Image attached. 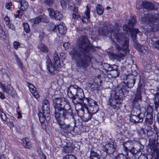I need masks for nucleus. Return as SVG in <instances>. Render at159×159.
Segmentation results:
<instances>
[{
	"instance_id": "obj_11",
	"label": "nucleus",
	"mask_w": 159,
	"mask_h": 159,
	"mask_svg": "<svg viewBox=\"0 0 159 159\" xmlns=\"http://www.w3.org/2000/svg\"><path fill=\"white\" fill-rule=\"evenodd\" d=\"M57 122L60 126V127L62 129V131L66 133L70 132L71 131L72 127L69 124H66L63 122L61 120L64 119L62 116L56 117Z\"/></svg>"
},
{
	"instance_id": "obj_7",
	"label": "nucleus",
	"mask_w": 159,
	"mask_h": 159,
	"mask_svg": "<svg viewBox=\"0 0 159 159\" xmlns=\"http://www.w3.org/2000/svg\"><path fill=\"white\" fill-rule=\"evenodd\" d=\"M83 102L86 101L88 103V107H84L81 108L80 110V111L84 112L85 109L86 111H89L92 114H94L97 113L99 109V107L96 101L92 100L88 98H85L83 100Z\"/></svg>"
},
{
	"instance_id": "obj_25",
	"label": "nucleus",
	"mask_w": 159,
	"mask_h": 159,
	"mask_svg": "<svg viewBox=\"0 0 159 159\" xmlns=\"http://www.w3.org/2000/svg\"><path fill=\"white\" fill-rule=\"evenodd\" d=\"M87 113H84L83 117V120L84 121L87 122L90 120L92 118L93 114L89 111H86Z\"/></svg>"
},
{
	"instance_id": "obj_30",
	"label": "nucleus",
	"mask_w": 159,
	"mask_h": 159,
	"mask_svg": "<svg viewBox=\"0 0 159 159\" xmlns=\"http://www.w3.org/2000/svg\"><path fill=\"white\" fill-rule=\"evenodd\" d=\"M3 90L4 92H6L7 94L11 95L14 91V89L10 85L7 86L6 87H3Z\"/></svg>"
},
{
	"instance_id": "obj_63",
	"label": "nucleus",
	"mask_w": 159,
	"mask_h": 159,
	"mask_svg": "<svg viewBox=\"0 0 159 159\" xmlns=\"http://www.w3.org/2000/svg\"><path fill=\"white\" fill-rule=\"evenodd\" d=\"M0 98L1 99H3L5 98L4 95L2 93H0Z\"/></svg>"
},
{
	"instance_id": "obj_9",
	"label": "nucleus",
	"mask_w": 159,
	"mask_h": 159,
	"mask_svg": "<svg viewBox=\"0 0 159 159\" xmlns=\"http://www.w3.org/2000/svg\"><path fill=\"white\" fill-rule=\"evenodd\" d=\"M110 105L115 110H117L121 107V102L119 96L111 95L109 99Z\"/></svg>"
},
{
	"instance_id": "obj_61",
	"label": "nucleus",
	"mask_w": 159,
	"mask_h": 159,
	"mask_svg": "<svg viewBox=\"0 0 159 159\" xmlns=\"http://www.w3.org/2000/svg\"><path fill=\"white\" fill-rule=\"evenodd\" d=\"M140 159H148V157L145 155H143L140 156Z\"/></svg>"
},
{
	"instance_id": "obj_12",
	"label": "nucleus",
	"mask_w": 159,
	"mask_h": 159,
	"mask_svg": "<svg viewBox=\"0 0 159 159\" xmlns=\"http://www.w3.org/2000/svg\"><path fill=\"white\" fill-rule=\"evenodd\" d=\"M103 150L108 154L113 153L116 151V146L113 142H110L102 147Z\"/></svg>"
},
{
	"instance_id": "obj_5",
	"label": "nucleus",
	"mask_w": 159,
	"mask_h": 159,
	"mask_svg": "<svg viewBox=\"0 0 159 159\" xmlns=\"http://www.w3.org/2000/svg\"><path fill=\"white\" fill-rule=\"evenodd\" d=\"M67 95L75 104L80 103L85 98L82 89L76 85H71L67 90Z\"/></svg>"
},
{
	"instance_id": "obj_16",
	"label": "nucleus",
	"mask_w": 159,
	"mask_h": 159,
	"mask_svg": "<svg viewBox=\"0 0 159 159\" xmlns=\"http://www.w3.org/2000/svg\"><path fill=\"white\" fill-rule=\"evenodd\" d=\"M135 77L132 75H130L127 77L126 84L127 88H132L135 83Z\"/></svg>"
},
{
	"instance_id": "obj_54",
	"label": "nucleus",
	"mask_w": 159,
	"mask_h": 159,
	"mask_svg": "<svg viewBox=\"0 0 159 159\" xmlns=\"http://www.w3.org/2000/svg\"><path fill=\"white\" fill-rule=\"evenodd\" d=\"M12 5L11 2H7L6 3L5 6L6 7V8L8 9H10V7Z\"/></svg>"
},
{
	"instance_id": "obj_34",
	"label": "nucleus",
	"mask_w": 159,
	"mask_h": 159,
	"mask_svg": "<svg viewBox=\"0 0 159 159\" xmlns=\"http://www.w3.org/2000/svg\"><path fill=\"white\" fill-rule=\"evenodd\" d=\"M153 116L146 115L145 121L146 124L151 125L153 123Z\"/></svg>"
},
{
	"instance_id": "obj_60",
	"label": "nucleus",
	"mask_w": 159,
	"mask_h": 159,
	"mask_svg": "<svg viewBox=\"0 0 159 159\" xmlns=\"http://www.w3.org/2000/svg\"><path fill=\"white\" fill-rule=\"evenodd\" d=\"M153 126L154 131L155 132L156 134H157V133L159 132V131H158V130L157 129V128L156 127V126L155 125V124H154Z\"/></svg>"
},
{
	"instance_id": "obj_35",
	"label": "nucleus",
	"mask_w": 159,
	"mask_h": 159,
	"mask_svg": "<svg viewBox=\"0 0 159 159\" xmlns=\"http://www.w3.org/2000/svg\"><path fill=\"white\" fill-rule=\"evenodd\" d=\"M142 100V96L141 93L139 92H137L135 94V97L134 99V104L136 102H140Z\"/></svg>"
},
{
	"instance_id": "obj_37",
	"label": "nucleus",
	"mask_w": 159,
	"mask_h": 159,
	"mask_svg": "<svg viewBox=\"0 0 159 159\" xmlns=\"http://www.w3.org/2000/svg\"><path fill=\"white\" fill-rule=\"evenodd\" d=\"M89 86L93 91L98 90L99 88V86L98 83L96 82H93L89 84Z\"/></svg>"
},
{
	"instance_id": "obj_57",
	"label": "nucleus",
	"mask_w": 159,
	"mask_h": 159,
	"mask_svg": "<svg viewBox=\"0 0 159 159\" xmlns=\"http://www.w3.org/2000/svg\"><path fill=\"white\" fill-rule=\"evenodd\" d=\"M27 85L29 87L30 90L33 89H34V86L32 84L30 83H27Z\"/></svg>"
},
{
	"instance_id": "obj_15",
	"label": "nucleus",
	"mask_w": 159,
	"mask_h": 159,
	"mask_svg": "<svg viewBox=\"0 0 159 159\" xmlns=\"http://www.w3.org/2000/svg\"><path fill=\"white\" fill-rule=\"evenodd\" d=\"M139 116H138L130 114L129 116L130 121L132 123H135L142 122L145 115L141 114Z\"/></svg>"
},
{
	"instance_id": "obj_52",
	"label": "nucleus",
	"mask_w": 159,
	"mask_h": 159,
	"mask_svg": "<svg viewBox=\"0 0 159 159\" xmlns=\"http://www.w3.org/2000/svg\"><path fill=\"white\" fill-rule=\"evenodd\" d=\"M14 47L16 49H17L18 46L20 45V43L17 41H15L13 43Z\"/></svg>"
},
{
	"instance_id": "obj_36",
	"label": "nucleus",
	"mask_w": 159,
	"mask_h": 159,
	"mask_svg": "<svg viewBox=\"0 0 159 159\" xmlns=\"http://www.w3.org/2000/svg\"><path fill=\"white\" fill-rule=\"evenodd\" d=\"M38 47L42 52H48V49L47 47L42 43H40L38 45Z\"/></svg>"
},
{
	"instance_id": "obj_38",
	"label": "nucleus",
	"mask_w": 159,
	"mask_h": 159,
	"mask_svg": "<svg viewBox=\"0 0 159 159\" xmlns=\"http://www.w3.org/2000/svg\"><path fill=\"white\" fill-rule=\"evenodd\" d=\"M68 2L69 0H61V5L63 9L66 8Z\"/></svg>"
},
{
	"instance_id": "obj_26",
	"label": "nucleus",
	"mask_w": 159,
	"mask_h": 159,
	"mask_svg": "<svg viewBox=\"0 0 159 159\" xmlns=\"http://www.w3.org/2000/svg\"><path fill=\"white\" fill-rule=\"evenodd\" d=\"M23 145L25 148H30L31 147V144L28 139L25 138L22 139Z\"/></svg>"
},
{
	"instance_id": "obj_10",
	"label": "nucleus",
	"mask_w": 159,
	"mask_h": 159,
	"mask_svg": "<svg viewBox=\"0 0 159 159\" xmlns=\"http://www.w3.org/2000/svg\"><path fill=\"white\" fill-rule=\"evenodd\" d=\"M155 136L152 140H150L148 146L151 149V153L152 157H154L155 158L159 159V150L156 148L155 143Z\"/></svg>"
},
{
	"instance_id": "obj_27",
	"label": "nucleus",
	"mask_w": 159,
	"mask_h": 159,
	"mask_svg": "<svg viewBox=\"0 0 159 159\" xmlns=\"http://www.w3.org/2000/svg\"><path fill=\"white\" fill-rule=\"evenodd\" d=\"M104 69L108 71H111L113 70H116L117 69V65L114 64L110 65L107 63H105L104 66Z\"/></svg>"
},
{
	"instance_id": "obj_14",
	"label": "nucleus",
	"mask_w": 159,
	"mask_h": 159,
	"mask_svg": "<svg viewBox=\"0 0 159 159\" xmlns=\"http://www.w3.org/2000/svg\"><path fill=\"white\" fill-rule=\"evenodd\" d=\"M48 11L49 15L51 18H54L56 20H60L63 17L62 14L58 11H54L52 8L48 9Z\"/></svg>"
},
{
	"instance_id": "obj_17",
	"label": "nucleus",
	"mask_w": 159,
	"mask_h": 159,
	"mask_svg": "<svg viewBox=\"0 0 159 159\" xmlns=\"http://www.w3.org/2000/svg\"><path fill=\"white\" fill-rule=\"evenodd\" d=\"M31 20L34 24H38L42 21L44 22H47L48 21L47 18L44 15L36 17L31 19Z\"/></svg>"
},
{
	"instance_id": "obj_20",
	"label": "nucleus",
	"mask_w": 159,
	"mask_h": 159,
	"mask_svg": "<svg viewBox=\"0 0 159 159\" xmlns=\"http://www.w3.org/2000/svg\"><path fill=\"white\" fill-rule=\"evenodd\" d=\"M110 74H108L107 76L109 78H115L119 75L120 70H118V66H117V69L113 70Z\"/></svg>"
},
{
	"instance_id": "obj_31",
	"label": "nucleus",
	"mask_w": 159,
	"mask_h": 159,
	"mask_svg": "<svg viewBox=\"0 0 159 159\" xmlns=\"http://www.w3.org/2000/svg\"><path fill=\"white\" fill-rule=\"evenodd\" d=\"M141 109L139 108L138 109L136 108H134L131 114L135 115L136 116H140V115L141 114H143L145 115L144 112H142L141 111Z\"/></svg>"
},
{
	"instance_id": "obj_39",
	"label": "nucleus",
	"mask_w": 159,
	"mask_h": 159,
	"mask_svg": "<svg viewBox=\"0 0 159 159\" xmlns=\"http://www.w3.org/2000/svg\"><path fill=\"white\" fill-rule=\"evenodd\" d=\"M153 109L152 106H148L147 107L146 115H150L153 116L152 115Z\"/></svg>"
},
{
	"instance_id": "obj_64",
	"label": "nucleus",
	"mask_w": 159,
	"mask_h": 159,
	"mask_svg": "<svg viewBox=\"0 0 159 159\" xmlns=\"http://www.w3.org/2000/svg\"><path fill=\"white\" fill-rule=\"evenodd\" d=\"M30 92L32 93H33L34 92H35L36 91V88L34 87V89H32L30 90Z\"/></svg>"
},
{
	"instance_id": "obj_62",
	"label": "nucleus",
	"mask_w": 159,
	"mask_h": 159,
	"mask_svg": "<svg viewBox=\"0 0 159 159\" xmlns=\"http://www.w3.org/2000/svg\"><path fill=\"white\" fill-rule=\"evenodd\" d=\"M78 8L77 7H75L73 10L74 13H78Z\"/></svg>"
},
{
	"instance_id": "obj_48",
	"label": "nucleus",
	"mask_w": 159,
	"mask_h": 159,
	"mask_svg": "<svg viewBox=\"0 0 159 159\" xmlns=\"http://www.w3.org/2000/svg\"><path fill=\"white\" fill-rule=\"evenodd\" d=\"M63 159H76L74 156L71 154H68L63 157Z\"/></svg>"
},
{
	"instance_id": "obj_33",
	"label": "nucleus",
	"mask_w": 159,
	"mask_h": 159,
	"mask_svg": "<svg viewBox=\"0 0 159 159\" xmlns=\"http://www.w3.org/2000/svg\"><path fill=\"white\" fill-rule=\"evenodd\" d=\"M96 10L97 13L99 15H101L104 12V8L101 5L98 4L96 6Z\"/></svg>"
},
{
	"instance_id": "obj_1",
	"label": "nucleus",
	"mask_w": 159,
	"mask_h": 159,
	"mask_svg": "<svg viewBox=\"0 0 159 159\" xmlns=\"http://www.w3.org/2000/svg\"><path fill=\"white\" fill-rule=\"evenodd\" d=\"M77 45L78 49L73 48L69 52V54L72 59L75 61L77 67L86 68L90 65L92 57L90 50H94V47L84 35L79 38Z\"/></svg>"
},
{
	"instance_id": "obj_6",
	"label": "nucleus",
	"mask_w": 159,
	"mask_h": 159,
	"mask_svg": "<svg viewBox=\"0 0 159 159\" xmlns=\"http://www.w3.org/2000/svg\"><path fill=\"white\" fill-rule=\"evenodd\" d=\"M141 21L143 23L151 24V31L155 32L159 29V14H145L143 17H141Z\"/></svg>"
},
{
	"instance_id": "obj_8",
	"label": "nucleus",
	"mask_w": 159,
	"mask_h": 159,
	"mask_svg": "<svg viewBox=\"0 0 159 159\" xmlns=\"http://www.w3.org/2000/svg\"><path fill=\"white\" fill-rule=\"evenodd\" d=\"M50 105H43L42 112H39L38 113L39 120L42 126L44 125V122L45 120L48 121L50 119Z\"/></svg>"
},
{
	"instance_id": "obj_13",
	"label": "nucleus",
	"mask_w": 159,
	"mask_h": 159,
	"mask_svg": "<svg viewBox=\"0 0 159 159\" xmlns=\"http://www.w3.org/2000/svg\"><path fill=\"white\" fill-rule=\"evenodd\" d=\"M124 149L127 152L129 151L132 154H135L137 152V151L134 147V143L132 141H127L123 144Z\"/></svg>"
},
{
	"instance_id": "obj_56",
	"label": "nucleus",
	"mask_w": 159,
	"mask_h": 159,
	"mask_svg": "<svg viewBox=\"0 0 159 159\" xmlns=\"http://www.w3.org/2000/svg\"><path fill=\"white\" fill-rule=\"evenodd\" d=\"M32 93L34 97L38 99V98H39V95L38 94V93L36 91L34 92L33 93Z\"/></svg>"
},
{
	"instance_id": "obj_2",
	"label": "nucleus",
	"mask_w": 159,
	"mask_h": 159,
	"mask_svg": "<svg viewBox=\"0 0 159 159\" xmlns=\"http://www.w3.org/2000/svg\"><path fill=\"white\" fill-rule=\"evenodd\" d=\"M98 31L99 35H107L110 32L111 33V35L113 36L115 39L116 42L114 43L115 47L119 53L112 54L113 58L114 59L120 61L121 59L125 57L124 54L119 53L120 51L126 53L129 52V38L123 34L119 33L117 29H116L111 24H109L108 26L104 25L99 29Z\"/></svg>"
},
{
	"instance_id": "obj_29",
	"label": "nucleus",
	"mask_w": 159,
	"mask_h": 159,
	"mask_svg": "<svg viewBox=\"0 0 159 159\" xmlns=\"http://www.w3.org/2000/svg\"><path fill=\"white\" fill-rule=\"evenodd\" d=\"M61 35L65 34L66 32V28L62 25H58V31Z\"/></svg>"
},
{
	"instance_id": "obj_45",
	"label": "nucleus",
	"mask_w": 159,
	"mask_h": 159,
	"mask_svg": "<svg viewBox=\"0 0 159 159\" xmlns=\"http://www.w3.org/2000/svg\"><path fill=\"white\" fill-rule=\"evenodd\" d=\"M0 116L2 119L3 120L6 121L7 119V116L5 113L1 110V109H0Z\"/></svg>"
},
{
	"instance_id": "obj_24",
	"label": "nucleus",
	"mask_w": 159,
	"mask_h": 159,
	"mask_svg": "<svg viewBox=\"0 0 159 159\" xmlns=\"http://www.w3.org/2000/svg\"><path fill=\"white\" fill-rule=\"evenodd\" d=\"M153 102L155 108L157 110L159 107V92L155 94Z\"/></svg>"
},
{
	"instance_id": "obj_22",
	"label": "nucleus",
	"mask_w": 159,
	"mask_h": 159,
	"mask_svg": "<svg viewBox=\"0 0 159 159\" xmlns=\"http://www.w3.org/2000/svg\"><path fill=\"white\" fill-rule=\"evenodd\" d=\"M46 63L47 69L49 72L51 73H53L55 69V68L51 61L50 60H48Z\"/></svg>"
},
{
	"instance_id": "obj_55",
	"label": "nucleus",
	"mask_w": 159,
	"mask_h": 159,
	"mask_svg": "<svg viewBox=\"0 0 159 159\" xmlns=\"http://www.w3.org/2000/svg\"><path fill=\"white\" fill-rule=\"evenodd\" d=\"M63 46L65 49H67L70 46V44L68 42H65L63 44Z\"/></svg>"
},
{
	"instance_id": "obj_3",
	"label": "nucleus",
	"mask_w": 159,
	"mask_h": 159,
	"mask_svg": "<svg viewBox=\"0 0 159 159\" xmlns=\"http://www.w3.org/2000/svg\"><path fill=\"white\" fill-rule=\"evenodd\" d=\"M53 105L55 109V118L62 116L64 119H68L73 117L70 103L66 99L56 98L53 100Z\"/></svg>"
},
{
	"instance_id": "obj_49",
	"label": "nucleus",
	"mask_w": 159,
	"mask_h": 159,
	"mask_svg": "<svg viewBox=\"0 0 159 159\" xmlns=\"http://www.w3.org/2000/svg\"><path fill=\"white\" fill-rule=\"evenodd\" d=\"M54 65L55 66H56V67H55V69L58 71L60 70V68L61 67V65L60 63V61L55 62L54 63Z\"/></svg>"
},
{
	"instance_id": "obj_43",
	"label": "nucleus",
	"mask_w": 159,
	"mask_h": 159,
	"mask_svg": "<svg viewBox=\"0 0 159 159\" xmlns=\"http://www.w3.org/2000/svg\"><path fill=\"white\" fill-rule=\"evenodd\" d=\"M23 26L25 31L27 33H29L30 31V29L28 24L27 23H24Z\"/></svg>"
},
{
	"instance_id": "obj_21",
	"label": "nucleus",
	"mask_w": 159,
	"mask_h": 159,
	"mask_svg": "<svg viewBox=\"0 0 159 159\" xmlns=\"http://www.w3.org/2000/svg\"><path fill=\"white\" fill-rule=\"evenodd\" d=\"M124 85L120 84L118 87V89L119 90V93L120 96L124 94L126 92L128 88H127V86L126 84L124 83Z\"/></svg>"
},
{
	"instance_id": "obj_42",
	"label": "nucleus",
	"mask_w": 159,
	"mask_h": 159,
	"mask_svg": "<svg viewBox=\"0 0 159 159\" xmlns=\"http://www.w3.org/2000/svg\"><path fill=\"white\" fill-rule=\"evenodd\" d=\"M50 29L54 32H57L58 31V25H57L54 24H52L51 25Z\"/></svg>"
},
{
	"instance_id": "obj_58",
	"label": "nucleus",
	"mask_w": 159,
	"mask_h": 159,
	"mask_svg": "<svg viewBox=\"0 0 159 159\" xmlns=\"http://www.w3.org/2000/svg\"><path fill=\"white\" fill-rule=\"evenodd\" d=\"M43 105H50L49 101L47 100H44L43 102Z\"/></svg>"
},
{
	"instance_id": "obj_47",
	"label": "nucleus",
	"mask_w": 159,
	"mask_h": 159,
	"mask_svg": "<svg viewBox=\"0 0 159 159\" xmlns=\"http://www.w3.org/2000/svg\"><path fill=\"white\" fill-rule=\"evenodd\" d=\"M55 0H44V2L48 6H51L53 5Z\"/></svg>"
},
{
	"instance_id": "obj_46",
	"label": "nucleus",
	"mask_w": 159,
	"mask_h": 159,
	"mask_svg": "<svg viewBox=\"0 0 159 159\" xmlns=\"http://www.w3.org/2000/svg\"><path fill=\"white\" fill-rule=\"evenodd\" d=\"M53 58L54 62L60 61L59 55L56 52H55L53 54Z\"/></svg>"
},
{
	"instance_id": "obj_44",
	"label": "nucleus",
	"mask_w": 159,
	"mask_h": 159,
	"mask_svg": "<svg viewBox=\"0 0 159 159\" xmlns=\"http://www.w3.org/2000/svg\"><path fill=\"white\" fill-rule=\"evenodd\" d=\"M143 128L144 130L146 131L147 135H148V133H150L152 132V127L151 126L148 125L147 124H146L144 125V127Z\"/></svg>"
},
{
	"instance_id": "obj_59",
	"label": "nucleus",
	"mask_w": 159,
	"mask_h": 159,
	"mask_svg": "<svg viewBox=\"0 0 159 159\" xmlns=\"http://www.w3.org/2000/svg\"><path fill=\"white\" fill-rule=\"evenodd\" d=\"M24 11V10L22 11L21 8L20 10L17 11V13H18V14L19 16H20V17L22 16V15L23 14V12Z\"/></svg>"
},
{
	"instance_id": "obj_23",
	"label": "nucleus",
	"mask_w": 159,
	"mask_h": 159,
	"mask_svg": "<svg viewBox=\"0 0 159 159\" xmlns=\"http://www.w3.org/2000/svg\"><path fill=\"white\" fill-rule=\"evenodd\" d=\"M85 14L86 17H84L81 19L83 22L87 23L90 20V9L88 7V6L86 7V10L85 11Z\"/></svg>"
},
{
	"instance_id": "obj_19",
	"label": "nucleus",
	"mask_w": 159,
	"mask_h": 159,
	"mask_svg": "<svg viewBox=\"0 0 159 159\" xmlns=\"http://www.w3.org/2000/svg\"><path fill=\"white\" fill-rule=\"evenodd\" d=\"M73 149L72 144L70 142L66 143L63 148V151L65 153H69L71 152Z\"/></svg>"
},
{
	"instance_id": "obj_50",
	"label": "nucleus",
	"mask_w": 159,
	"mask_h": 159,
	"mask_svg": "<svg viewBox=\"0 0 159 159\" xmlns=\"http://www.w3.org/2000/svg\"><path fill=\"white\" fill-rule=\"evenodd\" d=\"M137 92L141 93V92H143V84H139V86L137 88Z\"/></svg>"
},
{
	"instance_id": "obj_51",
	"label": "nucleus",
	"mask_w": 159,
	"mask_h": 159,
	"mask_svg": "<svg viewBox=\"0 0 159 159\" xmlns=\"http://www.w3.org/2000/svg\"><path fill=\"white\" fill-rule=\"evenodd\" d=\"M153 46L155 48L159 50V39L154 43Z\"/></svg>"
},
{
	"instance_id": "obj_28",
	"label": "nucleus",
	"mask_w": 159,
	"mask_h": 159,
	"mask_svg": "<svg viewBox=\"0 0 159 159\" xmlns=\"http://www.w3.org/2000/svg\"><path fill=\"white\" fill-rule=\"evenodd\" d=\"M20 3L22 10H25L28 7V3L26 0H20Z\"/></svg>"
},
{
	"instance_id": "obj_32",
	"label": "nucleus",
	"mask_w": 159,
	"mask_h": 159,
	"mask_svg": "<svg viewBox=\"0 0 159 159\" xmlns=\"http://www.w3.org/2000/svg\"><path fill=\"white\" fill-rule=\"evenodd\" d=\"M142 5L143 8L147 9H151L152 8V5L151 3L148 2H143Z\"/></svg>"
},
{
	"instance_id": "obj_4",
	"label": "nucleus",
	"mask_w": 159,
	"mask_h": 159,
	"mask_svg": "<svg viewBox=\"0 0 159 159\" xmlns=\"http://www.w3.org/2000/svg\"><path fill=\"white\" fill-rule=\"evenodd\" d=\"M136 22V18L134 16H133L131 19L129 20L128 22V25L126 24L124 25L123 29L124 31L128 32H130V36L134 42V46L140 51H142L143 47L139 44L136 40V35L139 31L137 29H134L133 27L134 25Z\"/></svg>"
},
{
	"instance_id": "obj_53",
	"label": "nucleus",
	"mask_w": 159,
	"mask_h": 159,
	"mask_svg": "<svg viewBox=\"0 0 159 159\" xmlns=\"http://www.w3.org/2000/svg\"><path fill=\"white\" fill-rule=\"evenodd\" d=\"M80 17L78 13H74L73 14L72 17L75 19H78Z\"/></svg>"
},
{
	"instance_id": "obj_18",
	"label": "nucleus",
	"mask_w": 159,
	"mask_h": 159,
	"mask_svg": "<svg viewBox=\"0 0 159 159\" xmlns=\"http://www.w3.org/2000/svg\"><path fill=\"white\" fill-rule=\"evenodd\" d=\"M104 155L102 154H99L93 150L90 151V155L89 157V159H103Z\"/></svg>"
},
{
	"instance_id": "obj_40",
	"label": "nucleus",
	"mask_w": 159,
	"mask_h": 159,
	"mask_svg": "<svg viewBox=\"0 0 159 159\" xmlns=\"http://www.w3.org/2000/svg\"><path fill=\"white\" fill-rule=\"evenodd\" d=\"M138 133L141 137H145L146 133L144 129L143 128H141L140 130H139L138 131Z\"/></svg>"
},
{
	"instance_id": "obj_41",
	"label": "nucleus",
	"mask_w": 159,
	"mask_h": 159,
	"mask_svg": "<svg viewBox=\"0 0 159 159\" xmlns=\"http://www.w3.org/2000/svg\"><path fill=\"white\" fill-rule=\"evenodd\" d=\"M127 157L123 153L118 154L115 157V159H127Z\"/></svg>"
}]
</instances>
